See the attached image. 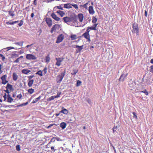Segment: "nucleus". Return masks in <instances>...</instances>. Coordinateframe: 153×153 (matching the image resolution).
I'll list each match as a JSON object with an SVG mask.
<instances>
[{
  "label": "nucleus",
  "mask_w": 153,
  "mask_h": 153,
  "mask_svg": "<svg viewBox=\"0 0 153 153\" xmlns=\"http://www.w3.org/2000/svg\"><path fill=\"white\" fill-rule=\"evenodd\" d=\"M140 92H142V93H145V95H148V94H149V93L146 90V89H144V90L142 91H140Z\"/></svg>",
  "instance_id": "nucleus-41"
},
{
  "label": "nucleus",
  "mask_w": 153,
  "mask_h": 153,
  "mask_svg": "<svg viewBox=\"0 0 153 153\" xmlns=\"http://www.w3.org/2000/svg\"><path fill=\"white\" fill-rule=\"evenodd\" d=\"M83 45H82L81 46H79L78 45H76L75 48H76L78 49V51H80L83 48Z\"/></svg>",
  "instance_id": "nucleus-22"
},
{
  "label": "nucleus",
  "mask_w": 153,
  "mask_h": 153,
  "mask_svg": "<svg viewBox=\"0 0 153 153\" xmlns=\"http://www.w3.org/2000/svg\"><path fill=\"white\" fill-rule=\"evenodd\" d=\"M16 149L18 151H19L21 149L19 145H18L16 146Z\"/></svg>",
  "instance_id": "nucleus-45"
},
{
  "label": "nucleus",
  "mask_w": 153,
  "mask_h": 153,
  "mask_svg": "<svg viewBox=\"0 0 153 153\" xmlns=\"http://www.w3.org/2000/svg\"><path fill=\"white\" fill-rule=\"evenodd\" d=\"M71 38L72 40L76 39L77 38L76 35L75 34H72L71 36Z\"/></svg>",
  "instance_id": "nucleus-32"
},
{
  "label": "nucleus",
  "mask_w": 153,
  "mask_h": 153,
  "mask_svg": "<svg viewBox=\"0 0 153 153\" xmlns=\"http://www.w3.org/2000/svg\"><path fill=\"white\" fill-rule=\"evenodd\" d=\"M64 21L68 24L76 27H79L77 19L76 17L66 16L63 18Z\"/></svg>",
  "instance_id": "nucleus-1"
},
{
  "label": "nucleus",
  "mask_w": 153,
  "mask_h": 153,
  "mask_svg": "<svg viewBox=\"0 0 153 153\" xmlns=\"http://www.w3.org/2000/svg\"><path fill=\"white\" fill-rule=\"evenodd\" d=\"M145 16L146 17L147 16V12L146 10H145Z\"/></svg>",
  "instance_id": "nucleus-60"
},
{
  "label": "nucleus",
  "mask_w": 153,
  "mask_h": 153,
  "mask_svg": "<svg viewBox=\"0 0 153 153\" xmlns=\"http://www.w3.org/2000/svg\"><path fill=\"white\" fill-rule=\"evenodd\" d=\"M31 71H30L28 69H23L22 71V72L25 74H27Z\"/></svg>",
  "instance_id": "nucleus-27"
},
{
  "label": "nucleus",
  "mask_w": 153,
  "mask_h": 153,
  "mask_svg": "<svg viewBox=\"0 0 153 153\" xmlns=\"http://www.w3.org/2000/svg\"><path fill=\"white\" fill-rule=\"evenodd\" d=\"M34 80L33 79L29 80L28 82V85L29 87H31L33 83Z\"/></svg>",
  "instance_id": "nucleus-18"
},
{
  "label": "nucleus",
  "mask_w": 153,
  "mask_h": 153,
  "mask_svg": "<svg viewBox=\"0 0 153 153\" xmlns=\"http://www.w3.org/2000/svg\"><path fill=\"white\" fill-rule=\"evenodd\" d=\"M17 98H19V99H21L22 95L21 94H18L17 96Z\"/></svg>",
  "instance_id": "nucleus-53"
},
{
  "label": "nucleus",
  "mask_w": 153,
  "mask_h": 153,
  "mask_svg": "<svg viewBox=\"0 0 153 153\" xmlns=\"http://www.w3.org/2000/svg\"><path fill=\"white\" fill-rule=\"evenodd\" d=\"M26 58L29 60H34L36 59V57L32 54H27L26 55Z\"/></svg>",
  "instance_id": "nucleus-6"
},
{
  "label": "nucleus",
  "mask_w": 153,
  "mask_h": 153,
  "mask_svg": "<svg viewBox=\"0 0 153 153\" xmlns=\"http://www.w3.org/2000/svg\"><path fill=\"white\" fill-rule=\"evenodd\" d=\"M62 113L67 115L68 113V111L67 109L64 108V107H62V110L60 111V113Z\"/></svg>",
  "instance_id": "nucleus-13"
},
{
  "label": "nucleus",
  "mask_w": 153,
  "mask_h": 153,
  "mask_svg": "<svg viewBox=\"0 0 153 153\" xmlns=\"http://www.w3.org/2000/svg\"><path fill=\"white\" fill-rule=\"evenodd\" d=\"M24 43L23 41L22 42H15L14 44L16 45H18L20 46H22L23 45V44Z\"/></svg>",
  "instance_id": "nucleus-37"
},
{
  "label": "nucleus",
  "mask_w": 153,
  "mask_h": 153,
  "mask_svg": "<svg viewBox=\"0 0 153 153\" xmlns=\"http://www.w3.org/2000/svg\"><path fill=\"white\" fill-rule=\"evenodd\" d=\"M61 94V92H58L57 93V94L56 96H55L56 98H58L60 97V95Z\"/></svg>",
  "instance_id": "nucleus-46"
},
{
  "label": "nucleus",
  "mask_w": 153,
  "mask_h": 153,
  "mask_svg": "<svg viewBox=\"0 0 153 153\" xmlns=\"http://www.w3.org/2000/svg\"><path fill=\"white\" fill-rule=\"evenodd\" d=\"M63 58H56V65L58 66H59L60 65L61 62L63 60Z\"/></svg>",
  "instance_id": "nucleus-8"
},
{
  "label": "nucleus",
  "mask_w": 153,
  "mask_h": 153,
  "mask_svg": "<svg viewBox=\"0 0 153 153\" xmlns=\"http://www.w3.org/2000/svg\"><path fill=\"white\" fill-rule=\"evenodd\" d=\"M28 102H27L26 103H22L21 105H20L19 106H24L27 105L28 104Z\"/></svg>",
  "instance_id": "nucleus-47"
},
{
  "label": "nucleus",
  "mask_w": 153,
  "mask_h": 153,
  "mask_svg": "<svg viewBox=\"0 0 153 153\" xmlns=\"http://www.w3.org/2000/svg\"><path fill=\"white\" fill-rule=\"evenodd\" d=\"M78 17L79 21L80 22H82L84 18L83 14L82 13H79L78 15Z\"/></svg>",
  "instance_id": "nucleus-14"
},
{
  "label": "nucleus",
  "mask_w": 153,
  "mask_h": 153,
  "mask_svg": "<svg viewBox=\"0 0 153 153\" xmlns=\"http://www.w3.org/2000/svg\"><path fill=\"white\" fill-rule=\"evenodd\" d=\"M23 24V21L22 20H21L20 21V22L18 24V25L20 27Z\"/></svg>",
  "instance_id": "nucleus-55"
},
{
  "label": "nucleus",
  "mask_w": 153,
  "mask_h": 153,
  "mask_svg": "<svg viewBox=\"0 0 153 153\" xmlns=\"http://www.w3.org/2000/svg\"><path fill=\"white\" fill-rule=\"evenodd\" d=\"M6 77L7 76L5 75L2 76L1 77L2 84L5 85L8 82V81L6 80Z\"/></svg>",
  "instance_id": "nucleus-9"
},
{
  "label": "nucleus",
  "mask_w": 153,
  "mask_h": 153,
  "mask_svg": "<svg viewBox=\"0 0 153 153\" xmlns=\"http://www.w3.org/2000/svg\"><path fill=\"white\" fill-rule=\"evenodd\" d=\"M18 76L15 73H13V78L14 81H16L18 79Z\"/></svg>",
  "instance_id": "nucleus-20"
},
{
  "label": "nucleus",
  "mask_w": 153,
  "mask_h": 153,
  "mask_svg": "<svg viewBox=\"0 0 153 153\" xmlns=\"http://www.w3.org/2000/svg\"><path fill=\"white\" fill-rule=\"evenodd\" d=\"M18 56V54L16 53H13L12 54L11 57L12 58H15L16 57H17Z\"/></svg>",
  "instance_id": "nucleus-43"
},
{
  "label": "nucleus",
  "mask_w": 153,
  "mask_h": 153,
  "mask_svg": "<svg viewBox=\"0 0 153 153\" xmlns=\"http://www.w3.org/2000/svg\"><path fill=\"white\" fill-rule=\"evenodd\" d=\"M51 149L52 150H53V152H55V149L54 147L53 146H51Z\"/></svg>",
  "instance_id": "nucleus-59"
},
{
  "label": "nucleus",
  "mask_w": 153,
  "mask_h": 153,
  "mask_svg": "<svg viewBox=\"0 0 153 153\" xmlns=\"http://www.w3.org/2000/svg\"><path fill=\"white\" fill-rule=\"evenodd\" d=\"M129 86L130 88V89L131 90H133V89L134 88V87L133 86V85H132L129 84Z\"/></svg>",
  "instance_id": "nucleus-54"
},
{
  "label": "nucleus",
  "mask_w": 153,
  "mask_h": 153,
  "mask_svg": "<svg viewBox=\"0 0 153 153\" xmlns=\"http://www.w3.org/2000/svg\"><path fill=\"white\" fill-rule=\"evenodd\" d=\"M72 6H73L76 10H78L79 8L78 7L76 4L72 3Z\"/></svg>",
  "instance_id": "nucleus-39"
},
{
  "label": "nucleus",
  "mask_w": 153,
  "mask_h": 153,
  "mask_svg": "<svg viewBox=\"0 0 153 153\" xmlns=\"http://www.w3.org/2000/svg\"><path fill=\"white\" fill-rule=\"evenodd\" d=\"M56 98L55 96H52L47 99V100L48 101H51L52 100H54L55 98Z\"/></svg>",
  "instance_id": "nucleus-38"
},
{
  "label": "nucleus",
  "mask_w": 153,
  "mask_h": 153,
  "mask_svg": "<svg viewBox=\"0 0 153 153\" xmlns=\"http://www.w3.org/2000/svg\"><path fill=\"white\" fill-rule=\"evenodd\" d=\"M3 97L4 98V101H5L7 99V94L6 93H4V95L3 96Z\"/></svg>",
  "instance_id": "nucleus-52"
},
{
  "label": "nucleus",
  "mask_w": 153,
  "mask_h": 153,
  "mask_svg": "<svg viewBox=\"0 0 153 153\" xmlns=\"http://www.w3.org/2000/svg\"><path fill=\"white\" fill-rule=\"evenodd\" d=\"M150 62L152 64H153V59H152L150 61Z\"/></svg>",
  "instance_id": "nucleus-64"
},
{
  "label": "nucleus",
  "mask_w": 153,
  "mask_h": 153,
  "mask_svg": "<svg viewBox=\"0 0 153 153\" xmlns=\"http://www.w3.org/2000/svg\"><path fill=\"white\" fill-rule=\"evenodd\" d=\"M88 4H89L87 2L83 5H80V7L81 8L82 7H83L85 8V9L88 10Z\"/></svg>",
  "instance_id": "nucleus-21"
},
{
  "label": "nucleus",
  "mask_w": 153,
  "mask_h": 153,
  "mask_svg": "<svg viewBox=\"0 0 153 153\" xmlns=\"http://www.w3.org/2000/svg\"><path fill=\"white\" fill-rule=\"evenodd\" d=\"M97 19L94 16L92 17V22L93 23H95L97 21Z\"/></svg>",
  "instance_id": "nucleus-40"
},
{
  "label": "nucleus",
  "mask_w": 153,
  "mask_h": 153,
  "mask_svg": "<svg viewBox=\"0 0 153 153\" xmlns=\"http://www.w3.org/2000/svg\"><path fill=\"white\" fill-rule=\"evenodd\" d=\"M151 76H149L147 77V79H146V82L147 84H150V81L151 79Z\"/></svg>",
  "instance_id": "nucleus-31"
},
{
  "label": "nucleus",
  "mask_w": 153,
  "mask_h": 153,
  "mask_svg": "<svg viewBox=\"0 0 153 153\" xmlns=\"http://www.w3.org/2000/svg\"><path fill=\"white\" fill-rule=\"evenodd\" d=\"M34 76L33 75H31V76H28V78L29 79V80H30L32 78H33Z\"/></svg>",
  "instance_id": "nucleus-57"
},
{
  "label": "nucleus",
  "mask_w": 153,
  "mask_h": 153,
  "mask_svg": "<svg viewBox=\"0 0 153 153\" xmlns=\"http://www.w3.org/2000/svg\"><path fill=\"white\" fill-rule=\"evenodd\" d=\"M6 89H8L10 91H13V90L12 85L9 83L7 84L6 86Z\"/></svg>",
  "instance_id": "nucleus-19"
},
{
  "label": "nucleus",
  "mask_w": 153,
  "mask_h": 153,
  "mask_svg": "<svg viewBox=\"0 0 153 153\" xmlns=\"http://www.w3.org/2000/svg\"><path fill=\"white\" fill-rule=\"evenodd\" d=\"M64 39V36L62 34L59 35L58 37L56 43H59L62 42Z\"/></svg>",
  "instance_id": "nucleus-7"
},
{
  "label": "nucleus",
  "mask_w": 153,
  "mask_h": 153,
  "mask_svg": "<svg viewBox=\"0 0 153 153\" xmlns=\"http://www.w3.org/2000/svg\"><path fill=\"white\" fill-rule=\"evenodd\" d=\"M78 71V69L77 68L74 69L73 70V71L71 73V74L73 75H75L77 73Z\"/></svg>",
  "instance_id": "nucleus-26"
},
{
  "label": "nucleus",
  "mask_w": 153,
  "mask_h": 153,
  "mask_svg": "<svg viewBox=\"0 0 153 153\" xmlns=\"http://www.w3.org/2000/svg\"><path fill=\"white\" fill-rule=\"evenodd\" d=\"M123 74L121 75L119 79V81H123L126 79V78L127 77L128 75V73L127 71L126 72H124Z\"/></svg>",
  "instance_id": "nucleus-5"
},
{
  "label": "nucleus",
  "mask_w": 153,
  "mask_h": 153,
  "mask_svg": "<svg viewBox=\"0 0 153 153\" xmlns=\"http://www.w3.org/2000/svg\"><path fill=\"white\" fill-rule=\"evenodd\" d=\"M56 9H59L61 10H63V8L61 7L60 6H57L55 7H54L53 8V10L55 11L56 10Z\"/></svg>",
  "instance_id": "nucleus-35"
},
{
  "label": "nucleus",
  "mask_w": 153,
  "mask_h": 153,
  "mask_svg": "<svg viewBox=\"0 0 153 153\" xmlns=\"http://www.w3.org/2000/svg\"><path fill=\"white\" fill-rule=\"evenodd\" d=\"M66 74V71L65 69L60 74L58 75L56 77V82L57 83H60L62 81L63 78Z\"/></svg>",
  "instance_id": "nucleus-2"
},
{
  "label": "nucleus",
  "mask_w": 153,
  "mask_h": 153,
  "mask_svg": "<svg viewBox=\"0 0 153 153\" xmlns=\"http://www.w3.org/2000/svg\"><path fill=\"white\" fill-rule=\"evenodd\" d=\"M8 50L11 49H15V48L12 47H10L8 48Z\"/></svg>",
  "instance_id": "nucleus-63"
},
{
  "label": "nucleus",
  "mask_w": 153,
  "mask_h": 153,
  "mask_svg": "<svg viewBox=\"0 0 153 153\" xmlns=\"http://www.w3.org/2000/svg\"><path fill=\"white\" fill-rule=\"evenodd\" d=\"M113 131L114 133L115 132H116L117 130H119V127L117 125L114 126L113 128Z\"/></svg>",
  "instance_id": "nucleus-24"
},
{
  "label": "nucleus",
  "mask_w": 153,
  "mask_h": 153,
  "mask_svg": "<svg viewBox=\"0 0 153 153\" xmlns=\"http://www.w3.org/2000/svg\"><path fill=\"white\" fill-rule=\"evenodd\" d=\"M82 36L87 39L88 41L89 42H90L91 41L90 36L89 33H85L82 34Z\"/></svg>",
  "instance_id": "nucleus-10"
},
{
  "label": "nucleus",
  "mask_w": 153,
  "mask_h": 153,
  "mask_svg": "<svg viewBox=\"0 0 153 153\" xmlns=\"http://www.w3.org/2000/svg\"><path fill=\"white\" fill-rule=\"evenodd\" d=\"M90 29H95L94 28L90 27H88L86 30V31L85 32V33H89L90 32Z\"/></svg>",
  "instance_id": "nucleus-34"
},
{
  "label": "nucleus",
  "mask_w": 153,
  "mask_h": 153,
  "mask_svg": "<svg viewBox=\"0 0 153 153\" xmlns=\"http://www.w3.org/2000/svg\"><path fill=\"white\" fill-rule=\"evenodd\" d=\"M148 70H149L150 72L153 73V68H149V69H148Z\"/></svg>",
  "instance_id": "nucleus-56"
},
{
  "label": "nucleus",
  "mask_w": 153,
  "mask_h": 153,
  "mask_svg": "<svg viewBox=\"0 0 153 153\" xmlns=\"http://www.w3.org/2000/svg\"><path fill=\"white\" fill-rule=\"evenodd\" d=\"M88 10L89 13L93 15L95 13V11L94 10L93 7L92 6H90L89 7Z\"/></svg>",
  "instance_id": "nucleus-11"
},
{
  "label": "nucleus",
  "mask_w": 153,
  "mask_h": 153,
  "mask_svg": "<svg viewBox=\"0 0 153 153\" xmlns=\"http://www.w3.org/2000/svg\"><path fill=\"white\" fill-rule=\"evenodd\" d=\"M36 74L39 75L40 76H43L42 71L41 70L38 71L36 73Z\"/></svg>",
  "instance_id": "nucleus-36"
},
{
  "label": "nucleus",
  "mask_w": 153,
  "mask_h": 153,
  "mask_svg": "<svg viewBox=\"0 0 153 153\" xmlns=\"http://www.w3.org/2000/svg\"><path fill=\"white\" fill-rule=\"evenodd\" d=\"M64 7L66 9H70L72 8V4L67 3L64 4Z\"/></svg>",
  "instance_id": "nucleus-15"
},
{
  "label": "nucleus",
  "mask_w": 153,
  "mask_h": 153,
  "mask_svg": "<svg viewBox=\"0 0 153 153\" xmlns=\"http://www.w3.org/2000/svg\"><path fill=\"white\" fill-rule=\"evenodd\" d=\"M8 13L9 15L11 16H13L15 15L14 11L12 10V9L9 11Z\"/></svg>",
  "instance_id": "nucleus-29"
},
{
  "label": "nucleus",
  "mask_w": 153,
  "mask_h": 153,
  "mask_svg": "<svg viewBox=\"0 0 153 153\" xmlns=\"http://www.w3.org/2000/svg\"><path fill=\"white\" fill-rule=\"evenodd\" d=\"M66 124L64 122H63L61 123L60 124V126L63 129H65L66 126Z\"/></svg>",
  "instance_id": "nucleus-17"
},
{
  "label": "nucleus",
  "mask_w": 153,
  "mask_h": 153,
  "mask_svg": "<svg viewBox=\"0 0 153 153\" xmlns=\"http://www.w3.org/2000/svg\"><path fill=\"white\" fill-rule=\"evenodd\" d=\"M97 25H98L97 24H94L93 26L91 27H90L94 28H95V29H92V30H96V27Z\"/></svg>",
  "instance_id": "nucleus-48"
},
{
  "label": "nucleus",
  "mask_w": 153,
  "mask_h": 153,
  "mask_svg": "<svg viewBox=\"0 0 153 153\" xmlns=\"http://www.w3.org/2000/svg\"><path fill=\"white\" fill-rule=\"evenodd\" d=\"M28 92L30 94H32L34 92V90L32 88L29 89L28 90Z\"/></svg>",
  "instance_id": "nucleus-33"
},
{
  "label": "nucleus",
  "mask_w": 153,
  "mask_h": 153,
  "mask_svg": "<svg viewBox=\"0 0 153 153\" xmlns=\"http://www.w3.org/2000/svg\"><path fill=\"white\" fill-rule=\"evenodd\" d=\"M23 57L22 56H21L20 57L18 58L15 61H14V62L18 63L19 61L22 60Z\"/></svg>",
  "instance_id": "nucleus-28"
},
{
  "label": "nucleus",
  "mask_w": 153,
  "mask_h": 153,
  "mask_svg": "<svg viewBox=\"0 0 153 153\" xmlns=\"http://www.w3.org/2000/svg\"><path fill=\"white\" fill-rule=\"evenodd\" d=\"M19 22V21H14V22H13V25H14L16 23H18Z\"/></svg>",
  "instance_id": "nucleus-61"
},
{
  "label": "nucleus",
  "mask_w": 153,
  "mask_h": 153,
  "mask_svg": "<svg viewBox=\"0 0 153 153\" xmlns=\"http://www.w3.org/2000/svg\"><path fill=\"white\" fill-rule=\"evenodd\" d=\"M81 83H82V82L80 81L79 80H78L77 81V83H76V86L77 87H78V86H79L81 85Z\"/></svg>",
  "instance_id": "nucleus-42"
},
{
  "label": "nucleus",
  "mask_w": 153,
  "mask_h": 153,
  "mask_svg": "<svg viewBox=\"0 0 153 153\" xmlns=\"http://www.w3.org/2000/svg\"><path fill=\"white\" fill-rule=\"evenodd\" d=\"M56 13L60 15L61 17L63 16L65 14L64 12L59 10L56 11Z\"/></svg>",
  "instance_id": "nucleus-23"
},
{
  "label": "nucleus",
  "mask_w": 153,
  "mask_h": 153,
  "mask_svg": "<svg viewBox=\"0 0 153 153\" xmlns=\"http://www.w3.org/2000/svg\"><path fill=\"white\" fill-rule=\"evenodd\" d=\"M61 28V25L59 24H56L53 26L51 30V32L52 33L53 31H57Z\"/></svg>",
  "instance_id": "nucleus-3"
},
{
  "label": "nucleus",
  "mask_w": 153,
  "mask_h": 153,
  "mask_svg": "<svg viewBox=\"0 0 153 153\" xmlns=\"http://www.w3.org/2000/svg\"><path fill=\"white\" fill-rule=\"evenodd\" d=\"M45 21L49 27H51L52 26V20L51 19L47 18L46 19Z\"/></svg>",
  "instance_id": "nucleus-12"
},
{
  "label": "nucleus",
  "mask_w": 153,
  "mask_h": 153,
  "mask_svg": "<svg viewBox=\"0 0 153 153\" xmlns=\"http://www.w3.org/2000/svg\"><path fill=\"white\" fill-rule=\"evenodd\" d=\"M51 16L52 18L56 21H59L60 20V18L57 17L54 13H52Z\"/></svg>",
  "instance_id": "nucleus-16"
},
{
  "label": "nucleus",
  "mask_w": 153,
  "mask_h": 153,
  "mask_svg": "<svg viewBox=\"0 0 153 153\" xmlns=\"http://www.w3.org/2000/svg\"><path fill=\"white\" fill-rule=\"evenodd\" d=\"M47 69L46 68H45L44 69L42 70V72H43L44 74H45L47 73Z\"/></svg>",
  "instance_id": "nucleus-51"
},
{
  "label": "nucleus",
  "mask_w": 153,
  "mask_h": 153,
  "mask_svg": "<svg viewBox=\"0 0 153 153\" xmlns=\"http://www.w3.org/2000/svg\"><path fill=\"white\" fill-rule=\"evenodd\" d=\"M37 0H34L33 1V4L35 5H36L37 4Z\"/></svg>",
  "instance_id": "nucleus-58"
},
{
  "label": "nucleus",
  "mask_w": 153,
  "mask_h": 153,
  "mask_svg": "<svg viewBox=\"0 0 153 153\" xmlns=\"http://www.w3.org/2000/svg\"><path fill=\"white\" fill-rule=\"evenodd\" d=\"M45 60L47 62H49L50 60V58L49 56H48L46 57Z\"/></svg>",
  "instance_id": "nucleus-44"
},
{
  "label": "nucleus",
  "mask_w": 153,
  "mask_h": 153,
  "mask_svg": "<svg viewBox=\"0 0 153 153\" xmlns=\"http://www.w3.org/2000/svg\"><path fill=\"white\" fill-rule=\"evenodd\" d=\"M6 23L7 25H13V22H11V21H9L8 22H6Z\"/></svg>",
  "instance_id": "nucleus-50"
},
{
  "label": "nucleus",
  "mask_w": 153,
  "mask_h": 153,
  "mask_svg": "<svg viewBox=\"0 0 153 153\" xmlns=\"http://www.w3.org/2000/svg\"><path fill=\"white\" fill-rule=\"evenodd\" d=\"M41 96H39L38 97L36 98L33 101V102H32V103H36L41 98Z\"/></svg>",
  "instance_id": "nucleus-30"
},
{
  "label": "nucleus",
  "mask_w": 153,
  "mask_h": 153,
  "mask_svg": "<svg viewBox=\"0 0 153 153\" xmlns=\"http://www.w3.org/2000/svg\"><path fill=\"white\" fill-rule=\"evenodd\" d=\"M7 102H12L13 100L12 98L10 97V95L9 94L7 95Z\"/></svg>",
  "instance_id": "nucleus-25"
},
{
  "label": "nucleus",
  "mask_w": 153,
  "mask_h": 153,
  "mask_svg": "<svg viewBox=\"0 0 153 153\" xmlns=\"http://www.w3.org/2000/svg\"><path fill=\"white\" fill-rule=\"evenodd\" d=\"M132 114H133V115H134L133 116V117H134L136 119H137V116L136 115V113L134 112H132Z\"/></svg>",
  "instance_id": "nucleus-49"
},
{
  "label": "nucleus",
  "mask_w": 153,
  "mask_h": 153,
  "mask_svg": "<svg viewBox=\"0 0 153 153\" xmlns=\"http://www.w3.org/2000/svg\"><path fill=\"white\" fill-rule=\"evenodd\" d=\"M24 52V51L23 50H21L19 51V53L20 54H22Z\"/></svg>",
  "instance_id": "nucleus-62"
},
{
  "label": "nucleus",
  "mask_w": 153,
  "mask_h": 153,
  "mask_svg": "<svg viewBox=\"0 0 153 153\" xmlns=\"http://www.w3.org/2000/svg\"><path fill=\"white\" fill-rule=\"evenodd\" d=\"M133 29L132 30V32L134 33H136L137 35L138 34L139 30L137 25V24H134L133 25Z\"/></svg>",
  "instance_id": "nucleus-4"
}]
</instances>
